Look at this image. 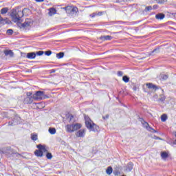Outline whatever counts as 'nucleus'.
Segmentation results:
<instances>
[{"label":"nucleus","mask_w":176,"mask_h":176,"mask_svg":"<svg viewBox=\"0 0 176 176\" xmlns=\"http://www.w3.org/2000/svg\"><path fill=\"white\" fill-rule=\"evenodd\" d=\"M85 126L87 129H89L90 131H94L96 133V131H100V127L97 124H94L90 118L85 116Z\"/></svg>","instance_id":"f257e3e1"},{"label":"nucleus","mask_w":176,"mask_h":176,"mask_svg":"<svg viewBox=\"0 0 176 176\" xmlns=\"http://www.w3.org/2000/svg\"><path fill=\"white\" fill-rule=\"evenodd\" d=\"M23 16H24L23 11L14 9L12 10L11 17L14 23H19V21L21 20V17H23Z\"/></svg>","instance_id":"f03ea898"},{"label":"nucleus","mask_w":176,"mask_h":176,"mask_svg":"<svg viewBox=\"0 0 176 176\" xmlns=\"http://www.w3.org/2000/svg\"><path fill=\"white\" fill-rule=\"evenodd\" d=\"M82 127L80 124L76 123L75 124H67L65 126L66 131L67 133H74L76 130H79Z\"/></svg>","instance_id":"7ed1b4c3"},{"label":"nucleus","mask_w":176,"mask_h":176,"mask_svg":"<svg viewBox=\"0 0 176 176\" xmlns=\"http://www.w3.org/2000/svg\"><path fill=\"white\" fill-rule=\"evenodd\" d=\"M31 24H32V20L30 19H25V22L23 23H17L18 27L19 28H23L24 30H28L30 27H31Z\"/></svg>","instance_id":"20e7f679"},{"label":"nucleus","mask_w":176,"mask_h":176,"mask_svg":"<svg viewBox=\"0 0 176 176\" xmlns=\"http://www.w3.org/2000/svg\"><path fill=\"white\" fill-rule=\"evenodd\" d=\"M33 98L35 101H41V100L45 99V94L43 91H38L33 94Z\"/></svg>","instance_id":"39448f33"},{"label":"nucleus","mask_w":176,"mask_h":176,"mask_svg":"<svg viewBox=\"0 0 176 176\" xmlns=\"http://www.w3.org/2000/svg\"><path fill=\"white\" fill-rule=\"evenodd\" d=\"M63 9L66 11L68 14H74V13L78 12V8L72 7V6H67L63 8Z\"/></svg>","instance_id":"423d86ee"},{"label":"nucleus","mask_w":176,"mask_h":176,"mask_svg":"<svg viewBox=\"0 0 176 176\" xmlns=\"http://www.w3.org/2000/svg\"><path fill=\"white\" fill-rule=\"evenodd\" d=\"M37 148L40 149L42 155H43V153H47V150L49 149L46 146L42 144H38Z\"/></svg>","instance_id":"0eeeda50"},{"label":"nucleus","mask_w":176,"mask_h":176,"mask_svg":"<svg viewBox=\"0 0 176 176\" xmlns=\"http://www.w3.org/2000/svg\"><path fill=\"white\" fill-rule=\"evenodd\" d=\"M161 157L162 160H167L168 157H170V153L166 151H162L161 152Z\"/></svg>","instance_id":"6e6552de"},{"label":"nucleus","mask_w":176,"mask_h":176,"mask_svg":"<svg viewBox=\"0 0 176 176\" xmlns=\"http://www.w3.org/2000/svg\"><path fill=\"white\" fill-rule=\"evenodd\" d=\"M85 134H86L85 129H80L78 131L76 132V137H78V138L85 137Z\"/></svg>","instance_id":"1a4fd4ad"},{"label":"nucleus","mask_w":176,"mask_h":176,"mask_svg":"<svg viewBox=\"0 0 176 176\" xmlns=\"http://www.w3.org/2000/svg\"><path fill=\"white\" fill-rule=\"evenodd\" d=\"M23 102L25 104H32L34 102V96L26 97Z\"/></svg>","instance_id":"9d476101"},{"label":"nucleus","mask_w":176,"mask_h":176,"mask_svg":"<svg viewBox=\"0 0 176 176\" xmlns=\"http://www.w3.org/2000/svg\"><path fill=\"white\" fill-rule=\"evenodd\" d=\"M27 58H30V60H32L36 57V53L35 52H30L27 54L26 56Z\"/></svg>","instance_id":"9b49d317"},{"label":"nucleus","mask_w":176,"mask_h":176,"mask_svg":"<svg viewBox=\"0 0 176 176\" xmlns=\"http://www.w3.org/2000/svg\"><path fill=\"white\" fill-rule=\"evenodd\" d=\"M50 12L48 13L49 16H53L57 13V10L54 8H50Z\"/></svg>","instance_id":"f8f14e48"},{"label":"nucleus","mask_w":176,"mask_h":176,"mask_svg":"<svg viewBox=\"0 0 176 176\" xmlns=\"http://www.w3.org/2000/svg\"><path fill=\"white\" fill-rule=\"evenodd\" d=\"M146 86H147L148 89H152L155 91H156V89H157V87H156V85H155L152 83H147Z\"/></svg>","instance_id":"ddd939ff"},{"label":"nucleus","mask_w":176,"mask_h":176,"mask_svg":"<svg viewBox=\"0 0 176 176\" xmlns=\"http://www.w3.org/2000/svg\"><path fill=\"white\" fill-rule=\"evenodd\" d=\"M4 54H6V56H10V57H13V52L12 50H4Z\"/></svg>","instance_id":"4468645a"},{"label":"nucleus","mask_w":176,"mask_h":176,"mask_svg":"<svg viewBox=\"0 0 176 176\" xmlns=\"http://www.w3.org/2000/svg\"><path fill=\"white\" fill-rule=\"evenodd\" d=\"M34 155L40 157H42V156H43V155L42 154V151H41V149L36 150L34 151Z\"/></svg>","instance_id":"2eb2a0df"},{"label":"nucleus","mask_w":176,"mask_h":176,"mask_svg":"<svg viewBox=\"0 0 176 176\" xmlns=\"http://www.w3.org/2000/svg\"><path fill=\"white\" fill-rule=\"evenodd\" d=\"M157 20H163L164 19V14H157L155 15Z\"/></svg>","instance_id":"dca6fc26"},{"label":"nucleus","mask_w":176,"mask_h":176,"mask_svg":"<svg viewBox=\"0 0 176 176\" xmlns=\"http://www.w3.org/2000/svg\"><path fill=\"white\" fill-rule=\"evenodd\" d=\"M102 41H111L112 39V36H103L100 38Z\"/></svg>","instance_id":"f3484780"},{"label":"nucleus","mask_w":176,"mask_h":176,"mask_svg":"<svg viewBox=\"0 0 176 176\" xmlns=\"http://www.w3.org/2000/svg\"><path fill=\"white\" fill-rule=\"evenodd\" d=\"M31 140H32V141H36L38 140V134L32 133L31 134Z\"/></svg>","instance_id":"a211bd4d"},{"label":"nucleus","mask_w":176,"mask_h":176,"mask_svg":"<svg viewBox=\"0 0 176 176\" xmlns=\"http://www.w3.org/2000/svg\"><path fill=\"white\" fill-rule=\"evenodd\" d=\"M7 12H9V8H3L1 10V14H6Z\"/></svg>","instance_id":"6ab92c4d"},{"label":"nucleus","mask_w":176,"mask_h":176,"mask_svg":"<svg viewBox=\"0 0 176 176\" xmlns=\"http://www.w3.org/2000/svg\"><path fill=\"white\" fill-rule=\"evenodd\" d=\"M112 171H113V169L111 166H109L107 168V169L106 170V173L107 174H108L109 175H111V174H112Z\"/></svg>","instance_id":"aec40b11"},{"label":"nucleus","mask_w":176,"mask_h":176,"mask_svg":"<svg viewBox=\"0 0 176 176\" xmlns=\"http://www.w3.org/2000/svg\"><path fill=\"white\" fill-rule=\"evenodd\" d=\"M122 80H124L125 83H129V82H130V78L127 76H124Z\"/></svg>","instance_id":"412c9836"},{"label":"nucleus","mask_w":176,"mask_h":176,"mask_svg":"<svg viewBox=\"0 0 176 176\" xmlns=\"http://www.w3.org/2000/svg\"><path fill=\"white\" fill-rule=\"evenodd\" d=\"M146 130H148V131H151V133H157L156 130L153 129L152 127L151 126H147V128H146Z\"/></svg>","instance_id":"4be33fe9"},{"label":"nucleus","mask_w":176,"mask_h":176,"mask_svg":"<svg viewBox=\"0 0 176 176\" xmlns=\"http://www.w3.org/2000/svg\"><path fill=\"white\" fill-rule=\"evenodd\" d=\"M48 131L50 134H56V129L55 128H50Z\"/></svg>","instance_id":"5701e85b"},{"label":"nucleus","mask_w":176,"mask_h":176,"mask_svg":"<svg viewBox=\"0 0 176 176\" xmlns=\"http://www.w3.org/2000/svg\"><path fill=\"white\" fill-rule=\"evenodd\" d=\"M57 58H63L64 57V52H60L56 54Z\"/></svg>","instance_id":"b1692460"},{"label":"nucleus","mask_w":176,"mask_h":176,"mask_svg":"<svg viewBox=\"0 0 176 176\" xmlns=\"http://www.w3.org/2000/svg\"><path fill=\"white\" fill-rule=\"evenodd\" d=\"M160 78L161 79H163V80H166V79H168V76L166 74H161Z\"/></svg>","instance_id":"393cba45"},{"label":"nucleus","mask_w":176,"mask_h":176,"mask_svg":"<svg viewBox=\"0 0 176 176\" xmlns=\"http://www.w3.org/2000/svg\"><path fill=\"white\" fill-rule=\"evenodd\" d=\"M161 120H162V122H166V120H167V115L163 114L161 116Z\"/></svg>","instance_id":"a878e982"},{"label":"nucleus","mask_w":176,"mask_h":176,"mask_svg":"<svg viewBox=\"0 0 176 176\" xmlns=\"http://www.w3.org/2000/svg\"><path fill=\"white\" fill-rule=\"evenodd\" d=\"M46 157L47 159H49L50 160L51 159H52L53 155H52V153L47 152Z\"/></svg>","instance_id":"bb28decb"},{"label":"nucleus","mask_w":176,"mask_h":176,"mask_svg":"<svg viewBox=\"0 0 176 176\" xmlns=\"http://www.w3.org/2000/svg\"><path fill=\"white\" fill-rule=\"evenodd\" d=\"M157 3L162 4L164 3L165 2H167V0H155Z\"/></svg>","instance_id":"cd10ccee"},{"label":"nucleus","mask_w":176,"mask_h":176,"mask_svg":"<svg viewBox=\"0 0 176 176\" xmlns=\"http://www.w3.org/2000/svg\"><path fill=\"white\" fill-rule=\"evenodd\" d=\"M146 12H151V10H152V6H147L146 7L145 10Z\"/></svg>","instance_id":"c85d7f7f"},{"label":"nucleus","mask_w":176,"mask_h":176,"mask_svg":"<svg viewBox=\"0 0 176 176\" xmlns=\"http://www.w3.org/2000/svg\"><path fill=\"white\" fill-rule=\"evenodd\" d=\"M7 34H8V35H12V34H13V30H12V29L8 30Z\"/></svg>","instance_id":"c756f323"},{"label":"nucleus","mask_w":176,"mask_h":176,"mask_svg":"<svg viewBox=\"0 0 176 176\" xmlns=\"http://www.w3.org/2000/svg\"><path fill=\"white\" fill-rule=\"evenodd\" d=\"M43 51H38L36 53L37 56H42L43 54Z\"/></svg>","instance_id":"7c9ffc66"},{"label":"nucleus","mask_w":176,"mask_h":176,"mask_svg":"<svg viewBox=\"0 0 176 176\" xmlns=\"http://www.w3.org/2000/svg\"><path fill=\"white\" fill-rule=\"evenodd\" d=\"M72 119H74V116L72 115H69L68 117H67V120H72Z\"/></svg>","instance_id":"2f4dec72"},{"label":"nucleus","mask_w":176,"mask_h":176,"mask_svg":"<svg viewBox=\"0 0 176 176\" xmlns=\"http://www.w3.org/2000/svg\"><path fill=\"white\" fill-rule=\"evenodd\" d=\"M128 1H130V0H118L117 2L118 3H122V2H128Z\"/></svg>","instance_id":"473e14b6"},{"label":"nucleus","mask_w":176,"mask_h":176,"mask_svg":"<svg viewBox=\"0 0 176 176\" xmlns=\"http://www.w3.org/2000/svg\"><path fill=\"white\" fill-rule=\"evenodd\" d=\"M3 21H5V19L0 15V24H3Z\"/></svg>","instance_id":"72a5a7b5"},{"label":"nucleus","mask_w":176,"mask_h":176,"mask_svg":"<svg viewBox=\"0 0 176 176\" xmlns=\"http://www.w3.org/2000/svg\"><path fill=\"white\" fill-rule=\"evenodd\" d=\"M45 54L46 56H50V54H52V51H47L45 52Z\"/></svg>","instance_id":"f704fd0d"},{"label":"nucleus","mask_w":176,"mask_h":176,"mask_svg":"<svg viewBox=\"0 0 176 176\" xmlns=\"http://www.w3.org/2000/svg\"><path fill=\"white\" fill-rule=\"evenodd\" d=\"M144 127H145L146 129H147V127L149 126V124H148V122H144Z\"/></svg>","instance_id":"c9c22d12"},{"label":"nucleus","mask_w":176,"mask_h":176,"mask_svg":"<svg viewBox=\"0 0 176 176\" xmlns=\"http://www.w3.org/2000/svg\"><path fill=\"white\" fill-rule=\"evenodd\" d=\"M118 76H123V72L119 71V72H118Z\"/></svg>","instance_id":"e433bc0d"},{"label":"nucleus","mask_w":176,"mask_h":176,"mask_svg":"<svg viewBox=\"0 0 176 176\" xmlns=\"http://www.w3.org/2000/svg\"><path fill=\"white\" fill-rule=\"evenodd\" d=\"M103 13L104 12H99L96 13V16H102Z\"/></svg>","instance_id":"4c0bfd02"},{"label":"nucleus","mask_w":176,"mask_h":176,"mask_svg":"<svg viewBox=\"0 0 176 176\" xmlns=\"http://www.w3.org/2000/svg\"><path fill=\"white\" fill-rule=\"evenodd\" d=\"M96 16H97V13H93L91 14H90V17H96Z\"/></svg>","instance_id":"58836bf2"},{"label":"nucleus","mask_w":176,"mask_h":176,"mask_svg":"<svg viewBox=\"0 0 176 176\" xmlns=\"http://www.w3.org/2000/svg\"><path fill=\"white\" fill-rule=\"evenodd\" d=\"M31 96H32V93H31V92L27 93V97H31Z\"/></svg>","instance_id":"ea45409f"},{"label":"nucleus","mask_w":176,"mask_h":176,"mask_svg":"<svg viewBox=\"0 0 176 176\" xmlns=\"http://www.w3.org/2000/svg\"><path fill=\"white\" fill-rule=\"evenodd\" d=\"M102 118L103 119H108V118H109V115L107 114L105 116H103Z\"/></svg>","instance_id":"a19ab883"},{"label":"nucleus","mask_w":176,"mask_h":176,"mask_svg":"<svg viewBox=\"0 0 176 176\" xmlns=\"http://www.w3.org/2000/svg\"><path fill=\"white\" fill-rule=\"evenodd\" d=\"M157 8H159L157 5H155L153 6V9H157Z\"/></svg>","instance_id":"79ce46f5"},{"label":"nucleus","mask_w":176,"mask_h":176,"mask_svg":"<svg viewBox=\"0 0 176 176\" xmlns=\"http://www.w3.org/2000/svg\"><path fill=\"white\" fill-rule=\"evenodd\" d=\"M36 1V2H43V1H45V0H35Z\"/></svg>","instance_id":"37998d69"},{"label":"nucleus","mask_w":176,"mask_h":176,"mask_svg":"<svg viewBox=\"0 0 176 176\" xmlns=\"http://www.w3.org/2000/svg\"><path fill=\"white\" fill-rule=\"evenodd\" d=\"M133 90H134V91H136V90H137V87L134 86L133 88Z\"/></svg>","instance_id":"c03bdc74"},{"label":"nucleus","mask_w":176,"mask_h":176,"mask_svg":"<svg viewBox=\"0 0 176 176\" xmlns=\"http://www.w3.org/2000/svg\"><path fill=\"white\" fill-rule=\"evenodd\" d=\"M164 100H166L165 98H160V100H161V101H164Z\"/></svg>","instance_id":"a18cd8bd"},{"label":"nucleus","mask_w":176,"mask_h":176,"mask_svg":"<svg viewBox=\"0 0 176 176\" xmlns=\"http://www.w3.org/2000/svg\"><path fill=\"white\" fill-rule=\"evenodd\" d=\"M113 174H114L115 175H118V172H113Z\"/></svg>","instance_id":"49530a36"},{"label":"nucleus","mask_w":176,"mask_h":176,"mask_svg":"<svg viewBox=\"0 0 176 176\" xmlns=\"http://www.w3.org/2000/svg\"><path fill=\"white\" fill-rule=\"evenodd\" d=\"M157 50V49H155L153 52H152V53H155V52H156Z\"/></svg>","instance_id":"de8ad7c7"},{"label":"nucleus","mask_w":176,"mask_h":176,"mask_svg":"<svg viewBox=\"0 0 176 176\" xmlns=\"http://www.w3.org/2000/svg\"><path fill=\"white\" fill-rule=\"evenodd\" d=\"M9 126H13L12 123L9 122Z\"/></svg>","instance_id":"09e8293b"},{"label":"nucleus","mask_w":176,"mask_h":176,"mask_svg":"<svg viewBox=\"0 0 176 176\" xmlns=\"http://www.w3.org/2000/svg\"><path fill=\"white\" fill-rule=\"evenodd\" d=\"M52 72H55V71H54V70H52Z\"/></svg>","instance_id":"8fccbe9b"},{"label":"nucleus","mask_w":176,"mask_h":176,"mask_svg":"<svg viewBox=\"0 0 176 176\" xmlns=\"http://www.w3.org/2000/svg\"><path fill=\"white\" fill-rule=\"evenodd\" d=\"M16 155H20V154H19V153H16Z\"/></svg>","instance_id":"3c124183"}]
</instances>
